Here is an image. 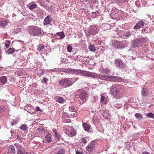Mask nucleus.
<instances>
[{"mask_svg":"<svg viewBox=\"0 0 154 154\" xmlns=\"http://www.w3.org/2000/svg\"><path fill=\"white\" fill-rule=\"evenodd\" d=\"M106 27H109L110 26V25L108 23H106Z\"/></svg>","mask_w":154,"mask_h":154,"instance_id":"nucleus-58","label":"nucleus"},{"mask_svg":"<svg viewBox=\"0 0 154 154\" xmlns=\"http://www.w3.org/2000/svg\"><path fill=\"white\" fill-rule=\"evenodd\" d=\"M141 45L146 43L147 42V39L145 38H139Z\"/></svg>","mask_w":154,"mask_h":154,"instance_id":"nucleus-24","label":"nucleus"},{"mask_svg":"<svg viewBox=\"0 0 154 154\" xmlns=\"http://www.w3.org/2000/svg\"><path fill=\"white\" fill-rule=\"evenodd\" d=\"M106 80L113 81L115 82H128L127 79L116 76H109L106 75Z\"/></svg>","mask_w":154,"mask_h":154,"instance_id":"nucleus-4","label":"nucleus"},{"mask_svg":"<svg viewBox=\"0 0 154 154\" xmlns=\"http://www.w3.org/2000/svg\"><path fill=\"white\" fill-rule=\"evenodd\" d=\"M112 45L115 48L120 49V42L119 41H114L112 43Z\"/></svg>","mask_w":154,"mask_h":154,"instance_id":"nucleus-19","label":"nucleus"},{"mask_svg":"<svg viewBox=\"0 0 154 154\" xmlns=\"http://www.w3.org/2000/svg\"><path fill=\"white\" fill-rule=\"evenodd\" d=\"M111 92L115 98H120V88L118 86L113 85L111 86Z\"/></svg>","mask_w":154,"mask_h":154,"instance_id":"nucleus-5","label":"nucleus"},{"mask_svg":"<svg viewBox=\"0 0 154 154\" xmlns=\"http://www.w3.org/2000/svg\"><path fill=\"white\" fill-rule=\"evenodd\" d=\"M35 109H36V110L37 111H42V110H41L39 107L38 106H37L36 107Z\"/></svg>","mask_w":154,"mask_h":154,"instance_id":"nucleus-45","label":"nucleus"},{"mask_svg":"<svg viewBox=\"0 0 154 154\" xmlns=\"http://www.w3.org/2000/svg\"><path fill=\"white\" fill-rule=\"evenodd\" d=\"M0 81L2 82V83L4 84L7 81V78L5 76H2L0 77Z\"/></svg>","mask_w":154,"mask_h":154,"instance_id":"nucleus-29","label":"nucleus"},{"mask_svg":"<svg viewBox=\"0 0 154 154\" xmlns=\"http://www.w3.org/2000/svg\"><path fill=\"white\" fill-rule=\"evenodd\" d=\"M145 24V22L143 20L138 22L134 27V29H139L143 27Z\"/></svg>","mask_w":154,"mask_h":154,"instance_id":"nucleus-13","label":"nucleus"},{"mask_svg":"<svg viewBox=\"0 0 154 154\" xmlns=\"http://www.w3.org/2000/svg\"><path fill=\"white\" fill-rule=\"evenodd\" d=\"M128 42L126 41L120 42V49L123 48L128 46Z\"/></svg>","mask_w":154,"mask_h":154,"instance_id":"nucleus-15","label":"nucleus"},{"mask_svg":"<svg viewBox=\"0 0 154 154\" xmlns=\"http://www.w3.org/2000/svg\"><path fill=\"white\" fill-rule=\"evenodd\" d=\"M53 132L54 133L55 135L58 133L57 132L56 130L55 129L53 130Z\"/></svg>","mask_w":154,"mask_h":154,"instance_id":"nucleus-54","label":"nucleus"},{"mask_svg":"<svg viewBox=\"0 0 154 154\" xmlns=\"http://www.w3.org/2000/svg\"><path fill=\"white\" fill-rule=\"evenodd\" d=\"M10 44H5V46L6 47V48H8L9 46H10Z\"/></svg>","mask_w":154,"mask_h":154,"instance_id":"nucleus-52","label":"nucleus"},{"mask_svg":"<svg viewBox=\"0 0 154 154\" xmlns=\"http://www.w3.org/2000/svg\"><path fill=\"white\" fill-rule=\"evenodd\" d=\"M95 14V12H92V15H93V14Z\"/></svg>","mask_w":154,"mask_h":154,"instance_id":"nucleus-62","label":"nucleus"},{"mask_svg":"<svg viewBox=\"0 0 154 154\" xmlns=\"http://www.w3.org/2000/svg\"><path fill=\"white\" fill-rule=\"evenodd\" d=\"M78 78H74L73 79V81H74V82H75V81H76L78 80Z\"/></svg>","mask_w":154,"mask_h":154,"instance_id":"nucleus-57","label":"nucleus"},{"mask_svg":"<svg viewBox=\"0 0 154 154\" xmlns=\"http://www.w3.org/2000/svg\"><path fill=\"white\" fill-rule=\"evenodd\" d=\"M17 138L18 139H18V136H17Z\"/></svg>","mask_w":154,"mask_h":154,"instance_id":"nucleus-64","label":"nucleus"},{"mask_svg":"<svg viewBox=\"0 0 154 154\" xmlns=\"http://www.w3.org/2000/svg\"><path fill=\"white\" fill-rule=\"evenodd\" d=\"M66 134L69 137H73L76 134V132L73 128L71 126L67 127L66 131Z\"/></svg>","mask_w":154,"mask_h":154,"instance_id":"nucleus-9","label":"nucleus"},{"mask_svg":"<svg viewBox=\"0 0 154 154\" xmlns=\"http://www.w3.org/2000/svg\"><path fill=\"white\" fill-rule=\"evenodd\" d=\"M7 42L8 43V44H9L11 43L10 41L9 40H8L7 41Z\"/></svg>","mask_w":154,"mask_h":154,"instance_id":"nucleus-59","label":"nucleus"},{"mask_svg":"<svg viewBox=\"0 0 154 154\" xmlns=\"http://www.w3.org/2000/svg\"><path fill=\"white\" fill-rule=\"evenodd\" d=\"M14 48H9L7 51H6V52L7 54H13L14 53Z\"/></svg>","mask_w":154,"mask_h":154,"instance_id":"nucleus-32","label":"nucleus"},{"mask_svg":"<svg viewBox=\"0 0 154 154\" xmlns=\"http://www.w3.org/2000/svg\"><path fill=\"white\" fill-rule=\"evenodd\" d=\"M72 49V47L70 45H68L67 47V51L69 52H70Z\"/></svg>","mask_w":154,"mask_h":154,"instance_id":"nucleus-41","label":"nucleus"},{"mask_svg":"<svg viewBox=\"0 0 154 154\" xmlns=\"http://www.w3.org/2000/svg\"><path fill=\"white\" fill-rule=\"evenodd\" d=\"M28 32L30 35L33 36L41 34V28L35 26H30Z\"/></svg>","mask_w":154,"mask_h":154,"instance_id":"nucleus-3","label":"nucleus"},{"mask_svg":"<svg viewBox=\"0 0 154 154\" xmlns=\"http://www.w3.org/2000/svg\"><path fill=\"white\" fill-rule=\"evenodd\" d=\"M79 71V75H80L94 78H98L101 80H105L106 79V76L103 75L102 74H97L95 72H92L81 70H80Z\"/></svg>","mask_w":154,"mask_h":154,"instance_id":"nucleus-1","label":"nucleus"},{"mask_svg":"<svg viewBox=\"0 0 154 154\" xmlns=\"http://www.w3.org/2000/svg\"><path fill=\"white\" fill-rule=\"evenodd\" d=\"M8 154H14L15 152V149L14 146L12 145H10L8 147Z\"/></svg>","mask_w":154,"mask_h":154,"instance_id":"nucleus-14","label":"nucleus"},{"mask_svg":"<svg viewBox=\"0 0 154 154\" xmlns=\"http://www.w3.org/2000/svg\"><path fill=\"white\" fill-rule=\"evenodd\" d=\"M82 125L84 130L87 131H88L90 128V126L86 123H83Z\"/></svg>","mask_w":154,"mask_h":154,"instance_id":"nucleus-27","label":"nucleus"},{"mask_svg":"<svg viewBox=\"0 0 154 154\" xmlns=\"http://www.w3.org/2000/svg\"><path fill=\"white\" fill-rule=\"evenodd\" d=\"M54 99L57 102L60 103H63L65 101V100L63 98L59 96L55 97Z\"/></svg>","mask_w":154,"mask_h":154,"instance_id":"nucleus-18","label":"nucleus"},{"mask_svg":"<svg viewBox=\"0 0 154 154\" xmlns=\"http://www.w3.org/2000/svg\"><path fill=\"white\" fill-rule=\"evenodd\" d=\"M79 92V97L81 100L82 101V103H83L86 100L88 94L86 91L82 89H80Z\"/></svg>","mask_w":154,"mask_h":154,"instance_id":"nucleus-6","label":"nucleus"},{"mask_svg":"<svg viewBox=\"0 0 154 154\" xmlns=\"http://www.w3.org/2000/svg\"><path fill=\"white\" fill-rule=\"evenodd\" d=\"M94 144L93 143H91L88 144V146L86 148V149L87 151L92 152L94 149Z\"/></svg>","mask_w":154,"mask_h":154,"instance_id":"nucleus-16","label":"nucleus"},{"mask_svg":"<svg viewBox=\"0 0 154 154\" xmlns=\"http://www.w3.org/2000/svg\"><path fill=\"white\" fill-rule=\"evenodd\" d=\"M74 109V107L73 106L69 107V110L70 111L72 112Z\"/></svg>","mask_w":154,"mask_h":154,"instance_id":"nucleus-46","label":"nucleus"},{"mask_svg":"<svg viewBox=\"0 0 154 154\" xmlns=\"http://www.w3.org/2000/svg\"><path fill=\"white\" fill-rule=\"evenodd\" d=\"M38 129H41V128H38Z\"/></svg>","mask_w":154,"mask_h":154,"instance_id":"nucleus-63","label":"nucleus"},{"mask_svg":"<svg viewBox=\"0 0 154 154\" xmlns=\"http://www.w3.org/2000/svg\"><path fill=\"white\" fill-rule=\"evenodd\" d=\"M135 117L139 120H140L143 118V116L142 115L139 113H136L135 115Z\"/></svg>","mask_w":154,"mask_h":154,"instance_id":"nucleus-33","label":"nucleus"},{"mask_svg":"<svg viewBox=\"0 0 154 154\" xmlns=\"http://www.w3.org/2000/svg\"><path fill=\"white\" fill-rule=\"evenodd\" d=\"M88 48L91 51L95 52L96 50V48L94 45L90 44L89 45Z\"/></svg>","mask_w":154,"mask_h":154,"instance_id":"nucleus-25","label":"nucleus"},{"mask_svg":"<svg viewBox=\"0 0 154 154\" xmlns=\"http://www.w3.org/2000/svg\"><path fill=\"white\" fill-rule=\"evenodd\" d=\"M8 24V22L6 20L0 21V26L5 27Z\"/></svg>","mask_w":154,"mask_h":154,"instance_id":"nucleus-30","label":"nucleus"},{"mask_svg":"<svg viewBox=\"0 0 154 154\" xmlns=\"http://www.w3.org/2000/svg\"><path fill=\"white\" fill-rule=\"evenodd\" d=\"M88 33L89 35H95L96 34L97 32L94 29H90L88 30Z\"/></svg>","mask_w":154,"mask_h":154,"instance_id":"nucleus-26","label":"nucleus"},{"mask_svg":"<svg viewBox=\"0 0 154 154\" xmlns=\"http://www.w3.org/2000/svg\"><path fill=\"white\" fill-rule=\"evenodd\" d=\"M142 154H150V153L147 152H143Z\"/></svg>","mask_w":154,"mask_h":154,"instance_id":"nucleus-50","label":"nucleus"},{"mask_svg":"<svg viewBox=\"0 0 154 154\" xmlns=\"http://www.w3.org/2000/svg\"><path fill=\"white\" fill-rule=\"evenodd\" d=\"M74 83L72 78H66L60 80L59 81L60 84L64 87H69Z\"/></svg>","mask_w":154,"mask_h":154,"instance_id":"nucleus-2","label":"nucleus"},{"mask_svg":"<svg viewBox=\"0 0 154 154\" xmlns=\"http://www.w3.org/2000/svg\"><path fill=\"white\" fill-rule=\"evenodd\" d=\"M52 19L49 16H47L45 19L44 20V25H48L52 21Z\"/></svg>","mask_w":154,"mask_h":154,"instance_id":"nucleus-17","label":"nucleus"},{"mask_svg":"<svg viewBox=\"0 0 154 154\" xmlns=\"http://www.w3.org/2000/svg\"><path fill=\"white\" fill-rule=\"evenodd\" d=\"M72 115L74 117H76L77 116V114L76 113H74Z\"/></svg>","mask_w":154,"mask_h":154,"instance_id":"nucleus-56","label":"nucleus"},{"mask_svg":"<svg viewBox=\"0 0 154 154\" xmlns=\"http://www.w3.org/2000/svg\"><path fill=\"white\" fill-rule=\"evenodd\" d=\"M56 36L58 39H63L65 36L63 32H58L56 34Z\"/></svg>","mask_w":154,"mask_h":154,"instance_id":"nucleus-23","label":"nucleus"},{"mask_svg":"<svg viewBox=\"0 0 154 154\" xmlns=\"http://www.w3.org/2000/svg\"><path fill=\"white\" fill-rule=\"evenodd\" d=\"M80 70H77V69H75L74 74L79 75Z\"/></svg>","mask_w":154,"mask_h":154,"instance_id":"nucleus-42","label":"nucleus"},{"mask_svg":"<svg viewBox=\"0 0 154 154\" xmlns=\"http://www.w3.org/2000/svg\"><path fill=\"white\" fill-rule=\"evenodd\" d=\"M114 63L117 67L120 69H122L126 66L125 64L120 59H116L114 61Z\"/></svg>","mask_w":154,"mask_h":154,"instance_id":"nucleus-10","label":"nucleus"},{"mask_svg":"<svg viewBox=\"0 0 154 154\" xmlns=\"http://www.w3.org/2000/svg\"><path fill=\"white\" fill-rule=\"evenodd\" d=\"M114 3V2H112V1L111 0V1L109 3H109H110L111 4L112 3Z\"/></svg>","mask_w":154,"mask_h":154,"instance_id":"nucleus-60","label":"nucleus"},{"mask_svg":"<svg viewBox=\"0 0 154 154\" xmlns=\"http://www.w3.org/2000/svg\"><path fill=\"white\" fill-rule=\"evenodd\" d=\"M153 57V60H154V54L153 53V56H152Z\"/></svg>","mask_w":154,"mask_h":154,"instance_id":"nucleus-61","label":"nucleus"},{"mask_svg":"<svg viewBox=\"0 0 154 154\" xmlns=\"http://www.w3.org/2000/svg\"><path fill=\"white\" fill-rule=\"evenodd\" d=\"M131 51V52L132 53H133L134 52V51L132 50V48H130L129 49H128V52H130Z\"/></svg>","mask_w":154,"mask_h":154,"instance_id":"nucleus-47","label":"nucleus"},{"mask_svg":"<svg viewBox=\"0 0 154 154\" xmlns=\"http://www.w3.org/2000/svg\"><path fill=\"white\" fill-rule=\"evenodd\" d=\"M149 47H147V46H146L144 48H143L142 49L140 50V54H145V53H147V51H149Z\"/></svg>","mask_w":154,"mask_h":154,"instance_id":"nucleus-21","label":"nucleus"},{"mask_svg":"<svg viewBox=\"0 0 154 154\" xmlns=\"http://www.w3.org/2000/svg\"><path fill=\"white\" fill-rule=\"evenodd\" d=\"M76 154H82V153H81L79 151H76Z\"/></svg>","mask_w":154,"mask_h":154,"instance_id":"nucleus-53","label":"nucleus"},{"mask_svg":"<svg viewBox=\"0 0 154 154\" xmlns=\"http://www.w3.org/2000/svg\"><path fill=\"white\" fill-rule=\"evenodd\" d=\"M55 136L57 138V140L59 141L60 140L61 138V136L58 133H57V134H55Z\"/></svg>","mask_w":154,"mask_h":154,"instance_id":"nucleus-39","label":"nucleus"},{"mask_svg":"<svg viewBox=\"0 0 154 154\" xmlns=\"http://www.w3.org/2000/svg\"><path fill=\"white\" fill-rule=\"evenodd\" d=\"M7 109L4 106H0V113L4 112H5Z\"/></svg>","mask_w":154,"mask_h":154,"instance_id":"nucleus-36","label":"nucleus"},{"mask_svg":"<svg viewBox=\"0 0 154 154\" xmlns=\"http://www.w3.org/2000/svg\"><path fill=\"white\" fill-rule=\"evenodd\" d=\"M65 151L63 149H60L57 151L55 154H64Z\"/></svg>","mask_w":154,"mask_h":154,"instance_id":"nucleus-37","label":"nucleus"},{"mask_svg":"<svg viewBox=\"0 0 154 154\" xmlns=\"http://www.w3.org/2000/svg\"><path fill=\"white\" fill-rule=\"evenodd\" d=\"M105 97L104 96H102L101 98V101L103 102L105 99Z\"/></svg>","mask_w":154,"mask_h":154,"instance_id":"nucleus-48","label":"nucleus"},{"mask_svg":"<svg viewBox=\"0 0 154 154\" xmlns=\"http://www.w3.org/2000/svg\"><path fill=\"white\" fill-rule=\"evenodd\" d=\"M51 137V135L50 133H47L45 136V140L47 142L50 143L52 141Z\"/></svg>","mask_w":154,"mask_h":154,"instance_id":"nucleus-20","label":"nucleus"},{"mask_svg":"<svg viewBox=\"0 0 154 154\" xmlns=\"http://www.w3.org/2000/svg\"><path fill=\"white\" fill-rule=\"evenodd\" d=\"M147 53H145V56H146V58H144V59H146L147 60H153V58L152 57L153 53H152L151 51H148Z\"/></svg>","mask_w":154,"mask_h":154,"instance_id":"nucleus-11","label":"nucleus"},{"mask_svg":"<svg viewBox=\"0 0 154 154\" xmlns=\"http://www.w3.org/2000/svg\"><path fill=\"white\" fill-rule=\"evenodd\" d=\"M139 2H135V5L137 7H139Z\"/></svg>","mask_w":154,"mask_h":154,"instance_id":"nucleus-55","label":"nucleus"},{"mask_svg":"<svg viewBox=\"0 0 154 154\" xmlns=\"http://www.w3.org/2000/svg\"><path fill=\"white\" fill-rule=\"evenodd\" d=\"M48 81V79L46 78H44L42 80V82L43 83H46Z\"/></svg>","mask_w":154,"mask_h":154,"instance_id":"nucleus-44","label":"nucleus"},{"mask_svg":"<svg viewBox=\"0 0 154 154\" xmlns=\"http://www.w3.org/2000/svg\"><path fill=\"white\" fill-rule=\"evenodd\" d=\"M131 46L133 48H136L139 47L141 46L140 42L139 41V38L133 41L131 44Z\"/></svg>","mask_w":154,"mask_h":154,"instance_id":"nucleus-12","label":"nucleus"},{"mask_svg":"<svg viewBox=\"0 0 154 154\" xmlns=\"http://www.w3.org/2000/svg\"><path fill=\"white\" fill-rule=\"evenodd\" d=\"M44 48L45 46L43 45L42 44H39L37 46V50L38 51L40 52L44 49Z\"/></svg>","mask_w":154,"mask_h":154,"instance_id":"nucleus-28","label":"nucleus"},{"mask_svg":"<svg viewBox=\"0 0 154 154\" xmlns=\"http://www.w3.org/2000/svg\"><path fill=\"white\" fill-rule=\"evenodd\" d=\"M14 145L17 148V154H31L30 152L26 151L21 145L18 143H15Z\"/></svg>","mask_w":154,"mask_h":154,"instance_id":"nucleus-7","label":"nucleus"},{"mask_svg":"<svg viewBox=\"0 0 154 154\" xmlns=\"http://www.w3.org/2000/svg\"><path fill=\"white\" fill-rule=\"evenodd\" d=\"M37 7V5L35 4H32L29 7V8L31 10H32Z\"/></svg>","mask_w":154,"mask_h":154,"instance_id":"nucleus-38","label":"nucleus"},{"mask_svg":"<svg viewBox=\"0 0 154 154\" xmlns=\"http://www.w3.org/2000/svg\"><path fill=\"white\" fill-rule=\"evenodd\" d=\"M110 72V71L109 70L106 69V74H109Z\"/></svg>","mask_w":154,"mask_h":154,"instance_id":"nucleus-51","label":"nucleus"},{"mask_svg":"<svg viewBox=\"0 0 154 154\" xmlns=\"http://www.w3.org/2000/svg\"><path fill=\"white\" fill-rule=\"evenodd\" d=\"M141 94L143 96L146 97L148 95V90L146 88H143L141 90Z\"/></svg>","mask_w":154,"mask_h":154,"instance_id":"nucleus-22","label":"nucleus"},{"mask_svg":"<svg viewBox=\"0 0 154 154\" xmlns=\"http://www.w3.org/2000/svg\"><path fill=\"white\" fill-rule=\"evenodd\" d=\"M109 11L110 9H109L108 12L109 13L110 17L116 20H118L119 18V14L117 13V11L112 9L111 10L110 13H109Z\"/></svg>","mask_w":154,"mask_h":154,"instance_id":"nucleus-8","label":"nucleus"},{"mask_svg":"<svg viewBox=\"0 0 154 154\" xmlns=\"http://www.w3.org/2000/svg\"><path fill=\"white\" fill-rule=\"evenodd\" d=\"M131 32L130 31L126 32L123 36V38L125 39L129 37L131 35Z\"/></svg>","mask_w":154,"mask_h":154,"instance_id":"nucleus-31","label":"nucleus"},{"mask_svg":"<svg viewBox=\"0 0 154 154\" xmlns=\"http://www.w3.org/2000/svg\"><path fill=\"white\" fill-rule=\"evenodd\" d=\"M147 28H146L143 29L142 31V32H145V31H147Z\"/></svg>","mask_w":154,"mask_h":154,"instance_id":"nucleus-49","label":"nucleus"},{"mask_svg":"<svg viewBox=\"0 0 154 154\" xmlns=\"http://www.w3.org/2000/svg\"><path fill=\"white\" fill-rule=\"evenodd\" d=\"M81 141L82 143L84 144H86L87 142V140L84 137H82V138L81 139Z\"/></svg>","mask_w":154,"mask_h":154,"instance_id":"nucleus-40","label":"nucleus"},{"mask_svg":"<svg viewBox=\"0 0 154 154\" xmlns=\"http://www.w3.org/2000/svg\"><path fill=\"white\" fill-rule=\"evenodd\" d=\"M75 69H68V71L70 73L74 74V72Z\"/></svg>","mask_w":154,"mask_h":154,"instance_id":"nucleus-43","label":"nucleus"},{"mask_svg":"<svg viewBox=\"0 0 154 154\" xmlns=\"http://www.w3.org/2000/svg\"><path fill=\"white\" fill-rule=\"evenodd\" d=\"M28 127L26 125L24 124L21 125L20 127V129L22 131H25L27 129Z\"/></svg>","mask_w":154,"mask_h":154,"instance_id":"nucleus-34","label":"nucleus"},{"mask_svg":"<svg viewBox=\"0 0 154 154\" xmlns=\"http://www.w3.org/2000/svg\"><path fill=\"white\" fill-rule=\"evenodd\" d=\"M146 116L149 118H152L154 119V114L152 112H149L146 114Z\"/></svg>","mask_w":154,"mask_h":154,"instance_id":"nucleus-35","label":"nucleus"}]
</instances>
